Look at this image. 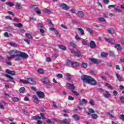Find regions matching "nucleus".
<instances>
[{
	"mask_svg": "<svg viewBox=\"0 0 124 124\" xmlns=\"http://www.w3.org/2000/svg\"><path fill=\"white\" fill-rule=\"evenodd\" d=\"M69 44L72 47H73V48H75L76 47V45L73 42H70Z\"/></svg>",
	"mask_w": 124,
	"mask_h": 124,
	"instance_id": "obj_34",
	"label": "nucleus"
},
{
	"mask_svg": "<svg viewBox=\"0 0 124 124\" xmlns=\"http://www.w3.org/2000/svg\"><path fill=\"white\" fill-rule=\"evenodd\" d=\"M75 38L76 40H77V41H78V40H80L81 39V37H80V36H79V35H78V34H77L75 36Z\"/></svg>",
	"mask_w": 124,
	"mask_h": 124,
	"instance_id": "obj_40",
	"label": "nucleus"
},
{
	"mask_svg": "<svg viewBox=\"0 0 124 124\" xmlns=\"http://www.w3.org/2000/svg\"><path fill=\"white\" fill-rule=\"evenodd\" d=\"M6 73H7L8 74H10L12 76H13L15 75V74H16L15 71H11L9 69H7L6 70Z\"/></svg>",
	"mask_w": 124,
	"mask_h": 124,
	"instance_id": "obj_10",
	"label": "nucleus"
},
{
	"mask_svg": "<svg viewBox=\"0 0 124 124\" xmlns=\"http://www.w3.org/2000/svg\"><path fill=\"white\" fill-rule=\"evenodd\" d=\"M24 92H25V87H21L19 89V93H24Z\"/></svg>",
	"mask_w": 124,
	"mask_h": 124,
	"instance_id": "obj_35",
	"label": "nucleus"
},
{
	"mask_svg": "<svg viewBox=\"0 0 124 124\" xmlns=\"http://www.w3.org/2000/svg\"><path fill=\"white\" fill-rule=\"evenodd\" d=\"M14 26L15 27H17V28H22L23 25L21 23H15L14 24Z\"/></svg>",
	"mask_w": 124,
	"mask_h": 124,
	"instance_id": "obj_21",
	"label": "nucleus"
},
{
	"mask_svg": "<svg viewBox=\"0 0 124 124\" xmlns=\"http://www.w3.org/2000/svg\"><path fill=\"white\" fill-rule=\"evenodd\" d=\"M36 6V5H31L30 6V8H34L33 11L37 13L38 15L41 14V11H40V9Z\"/></svg>",
	"mask_w": 124,
	"mask_h": 124,
	"instance_id": "obj_4",
	"label": "nucleus"
},
{
	"mask_svg": "<svg viewBox=\"0 0 124 124\" xmlns=\"http://www.w3.org/2000/svg\"><path fill=\"white\" fill-rule=\"evenodd\" d=\"M11 34H10V33H8V32H5L4 34V36H5V37H11Z\"/></svg>",
	"mask_w": 124,
	"mask_h": 124,
	"instance_id": "obj_30",
	"label": "nucleus"
},
{
	"mask_svg": "<svg viewBox=\"0 0 124 124\" xmlns=\"http://www.w3.org/2000/svg\"><path fill=\"white\" fill-rule=\"evenodd\" d=\"M116 77L119 81H123V78H122V77L121 75L118 74H116Z\"/></svg>",
	"mask_w": 124,
	"mask_h": 124,
	"instance_id": "obj_19",
	"label": "nucleus"
},
{
	"mask_svg": "<svg viewBox=\"0 0 124 124\" xmlns=\"http://www.w3.org/2000/svg\"><path fill=\"white\" fill-rule=\"evenodd\" d=\"M79 63L78 62H74L72 63V66H79Z\"/></svg>",
	"mask_w": 124,
	"mask_h": 124,
	"instance_id": "obj_20",
	"label": "nucleus"
},
{
	"mask_svg": "<svg viewBox=\"0 0 124 124\" xmlns=\"http://www.w3.org/2000/svg\"><path fill=\"white\" fill-rule=\"evenodd\" d=\"M59 122L61 124H69L70 121L69 119H64L63 120H59Z\"/></svg>",
	"mask_w": 124,
	"mask_h": 124,
	"instance_id": "obj_7",
	"label": "nucleus"
},
{
	"mask_svg": "<svg viewBox=\"0 0 124 124\" xmlns=\"http://www.w3.org/2000/svg\"><path fill=\"white\" fill-rule=\"evenodd\" d=\"M90 61L92 62H93L94 63H98V62H97V60L94 59V58H92L90 59Z\"/></svg>",
	"mask_w": 124,
	"mask_h": 124,
	"instance_id": "obj_26",
	"label": "nucleus"
},
{
	"mask_svg": "<svg viewBox=\"0 0 124 124\" xmlns=\"http://www.w3.org/2000/svg\"><path fill=\"white\" fill-rule=\"evenodd\" d=\"M90 104L91 105H92V106H93L94 105V102L93 101V100H90Z\"/></svg>",
	"mask_w": 124,
	"mask_h": 124,
	"instance_id": "obj_56",
	"label": "nucleus"
},
{
	"mask_svg": "<svg viewBox=\"0 0 124 124\" xmlns=\"http://www.w3.org/2000/svg\"><path fill=\"white\" fill-rule=\"evenodd\" d=\"M79 103L80 105L83 106L84 104H87V103H88V101L85 99H83L82 100H80Z\"/></svg>",
	"mask_w": 124,
	"mask_h": 124,
	"instance_id": "obj_14",
	"label": "nucleus"
},
{
	"mask_svg": "<svg viewBox=\"0 0 124 124\" xmlns=\"http://www.w3.org/2000/svg\"><path fill=\"white\" fill-rule=\"evenodd\" d=\"M114 48L115 49H117L118 51H122V46H121V45L119 44H115Z\"/></svg>",
	"mask_w": 124,
	"mask_h": 124,
	"instance_id": "obj_12",
	"label": "nucleus"
},
{
	"mask_svg": "<svg viewBox=\"0 0 124 124\" xmlns=\"http://www.w3.org/2000/svg\"><path fill=\"white\" fill-rule=\"evenodd\" d=\"M105 85H106V86L108 87V88H109V89H111V90H112V89H113V87L112 86H111V85L108 84V83H105Z\"/></svg>",
	"mask_w": 124,
	"mask_h": 124,
	"instance_id": "obj_46",
	"label": "nucleus"
},
{
	"mask_svg": "<svg viewBox=\"0 0 124 124\" xmlns=\"http://www.w3.org/2000/svg\"><path fill=\"white\" fill-rule=\"evenodd\" d=\"M20 82L24 84H30L31 85H35V80L33 78H29L27 80L21 79Z\"/></svg>",
	"mask_w": 124,
	"mask_h": 124,
	"instance_id": "obj_3",
	"label": "nucleus"
},
{
	"mask_svg": "<svg viewBox=\"0 0 124 124\" xmlns=\"http://www.w3.org/2000/svg\"><path fill=\"white\" fill-rule=\"evenodd\" d=\"M36 94L37 95H38L39 97H40L41 98H43L44 96H45V95L44 94V93L41 91L37 92L36 93Z\"/></svg>",
	"mask_w": 124,
	"mask_h": 124,
	"instance_id": "obj_8",
	"label": "nucleus"
},
{
	"mask_svg": "<svg viewBox=\"0 0 124 124\" xmlns=\"http://www.w3.org/2000/svg\"><path fill=\"white\" fill-rule=\"evenodd\" d=\"M59 7L61 8H62V9H64L65 10H67V9H69V7L66 4L64 3H60L59 5Z\"/></svg>",
	"mask_w": 124,
	"mask_h": 124,
	"instance_id": "obj_6",
	"label": "nucleus"
},
{
	"mask_svg": "<svg viewBox=\"0 0 124 124\" xmlns=\"http://www.w3.org/2000/svg\"><path fill=\"white\" fill-rule=\"evenodd\" d=\"M109 55L111 57H113V58H115V57H116L115 53L113 51H109Z\"/></svg>",
	"mask_w": 124,
	"mask_h": 124,
	"instance_id": "obj_42",
	"label": "nucleus"
},
{
	"mask_svg": "<svg viewBox=\"0 0 124 124\" xmlns=\"http://www.w3.org/2000/svg\"><path fill=\"white\" fill-rule=\"evenodd\" d=\"M69 100H74V98L71 96L68 97Z\"/></svg>",
	"mask_w": 124,
	"mask_h": 124,
	"instance_id": "obj_62",
	"label": "nucleus"
},
{
	"mask_svg": "<svg viewBox=\"0 0 124 124\" xmlns=\"http://www.w3.org/2000/svg\"><path fill=\"white\" fill-rule=\"evenodd\" d=\"M16 8L18 9H21L22 8V5L20 3H16Z\"/></svg>",
	"mask_w": 124,
	"mask_h": 124,
	"instance_id": "obj_33",
	"label": "nucleus"
},
{
	"mask_svg": "<svg viewBox=\"0 0 124 124\" xmlns=\"http://www.w3.org/2000/svg\"><path fill=\"white\" fill-rule=\"evenodd\" d=\"M61 27L63 29H64L65 30H67V27L65 26V25L64 24H62Z\"/></svg>",
	"mask_w": 124,
	"mask_h": 124,
	"instance_id": "obj_55",
	"label": "nucleus"
},
{
	"mask_svg": "<svg viewBox=\"0 0 124 124\" xmlns=\"http://www.w3.org/2000/svg\"><path fill=\"white\" fill-rule=\"evenodd\" d=\"M98 117V116L95 113L91 115V118L93 119H97Z\"/></svg>",
	"mask_w": 124,
	"mask_h": 124,
	"instance_id": "obj_28",
	"label": "nucleus"
},
{
	"mask_svg": "<svg viewBox=\"0 0 124 124\" xmlns=\"http://www.w3.org/2000/svg\"><path fill=\"white\" fill-rule=\"evenodd\" d=\"M6 4L7 5H9V6H13L14 5V4L11 2H8Z\"/></svg>",
	"mask_w": 124,
	"mask_h": 124,
	"instance_id": "obj_49",
	"label": "nucleus"
},
{
	"mask_svg": "<svg viewBox=\"0 0 124 124\" xmlns=\"http://www.w3.org/2000/svg\"><path fill=\"white\" fill-rule=\"evenodd\" d=\"M81 79L83 83H87V84L91 85V86H95L97 83L94 78L87 75L81 76Z\"/></svg>",
	"mask_w": 124,
	"mask_h": 124,
	"instance_id": "obj_2",
	"label": "nucleus"
},
{
	"mask_svg": "<svg viewBox=\"0 0 124 124\" xmlns=\"http://www.w3.org/2000/svg\"><path fill=\"white\" fill-rule=\"evenodd\" d=\"M89 112H90V113H95L94 110L93 109V108H89Z\"/></svg>",
	"mask_w": 124,
	"mask_h": 124,
	"instance_id": "obj_58",
	"label": "nucleus"
},
{
	"mask_svg": "<svg viewBox=\"0 0 124 124\" xmlns=\"http://www.w3.org/2000/svg\"><path fill=\"white\" fill-rule=\"evenodd\" d=\"M67 87L68 88V89L72 90V91H73V90H75V86H74V85L71 83H67Z\"/></svg>",
	"mask_w": 124,
	"mask_h": 124,
	"instance_id": "obj_11",
	"label": "nucleus"
},
{
	"mask_svg": "<svg viewBox=\"0 0 124 124\" xmlns=\"http://www.w3.org/2000/svg\"><path fill=\"white\" fill-rule=\"evenodd\" d=\"M5 19L6 20L9 19V20H12V18H11V17H10V16H6L5 17Z\"/></svg>",
	"mask_w": 124,
	"mask_h": 124,
	"instance_id": "obj_54",
	"label": "nucleus"
},
{
	"mask_svg": "<svg viewBox=\"0 0 124 124\" xmlns=\"http://www.w3.org/2000/svg\"><path fill=\"white\" fill-rule=\"evenodd\" d=\"M8 54L11 55V57H7L8 61H11V59H14L15 58V61L19 62V61H21V58H23V59H28L29 58V55L26 53H23L16 49L10 51Z\"/></svg>",
	"mask_w": 124,
	"mask_h": 124,
	"instance_id": "obj_1",
	"label": "nucleus"
},
{
	"mask_svg": "<svg viewBox=\"0 0 124 124\" xmlns=\"http://www.w3.org/2000/svg\"><path fill=\"white\" fill-rule=\"evenodd\" d=\"M59 48H60V49H61V50H66V47L62 45L59 46Z\"/></svg>",
	"mask_w": 124,
	"mask_h": 124,
	"instance_id": "obj_38",
	"label": "nucleus"
},
{
	"mask_svg": "<svg viewBox=\"0 0 124 124\" xmlns=\"http://www.w3.org/2000/svg\"><path fill=\"white\" fill-rule=\"evenodd\" d=\"M37 72L38 73H40V74H44V70L43 69H38Z\"/></svg>",
	"mask_w": 124,
	"mask_h": 124,
	"instance_id": "obj_23",
	"label": "nucleus"
},
{
	"mask_svg": "<svg viewBox=\"0 0 124 124\" xmlns=\"http://www.w3.org/2000/svg\"><path fill=\"white\" fill-rule=\"evenodd\" d=\"M9 45L11 46H12L13 47H17V45L16 44H15L14 43H10Z\"/></svg>",
	"mask_w": 124,
	"mask_h": 124,
	"instance_id": "obj_47",
	"label": "nucleus"
},
{
	"mask_svg": "<svg viewBox=\"0 0 124 124\" xmlns=\"http://www.w3.org/2000/svg\"><path fill=\"white\" fill-rule=\"evenodd\" d=\"M73 118L75 121H79V120H80V117L77 114H74Z\"/></svg>",
	"mask_w": 124,
	"mask_h": 124,
	"instance_id": "obj_16",
	"label": "nucleus"
},
{
	"mask_svg": "<svg viewBox=\"0 0 124 124\" xmlns=\"http://www.w3.org/2000/svg\"><path fill=\"white\" fill-rule=\"evenodd\" d=\"M72 65V62H71V61L67 60L66 63V65H67V66H69V65Z\"/></svg>",
	"mask_w": 124,
	"mask_h": 124,
	"instance_id": "obj_27",
	"label": "nucleus"
},
{
	"mask_svg": "<svg viewBox=\"0 0 124 124\" xmlns=\"http://www.w3.org/2000/svg\"><path fill=\"white\" fill-rule=\"evenodd\" d=\"M45 121L47 123V124H52V121H51L50 119H46Z\"/></svg>",
	"mask_w": 124,
	"mask_h": 124,
	"instance_id": "obj_53",
	"label": "nucleus"
},
{
	"mask_svg": "<svg viewBox=\"0 0 124 124\" xmlns=\"http://www.w3.org/2000/svg\"><path fill=\"white\" fill-rule=\"evenodd\" d=\"M90 47L92 49H94V48H96V44H95V43H94L93 41H92L90 42Z\"/></svg>",
	"mask_w": 124,
	"mask_h": 124,
	"instance_id": "obj_9",
	"label": "nucleus"
},
{
	"mask_svg": "<svg viewBox=\"0 0 124 124\" xmlns=\"http://www.w3.org/2000/svg\"><path fill=\"white\" fill-rule=\"evenodd\" d=\"M101 56L103 57V58H106L107 56H108V54L106 53L105 52H102L101 53Z\"/></svg>",
	"mask_w": 124,
	"mask_h": 124,
	"instance_id": "obj_29",
	"label": "nucleus"
},
{
	"mask_svg": "<svg viewBox=\"0 0 124 124\" xmlns=\"http://www.w3.org/2000/svg\"><path fill=\"white\" fill-rule=\"evenodd\" d=\"M57 77H58V78H62V77H63L62 74H58L57 75Z\"/></svg>",
	"mask_w": 124,
	"mask_h": 124,
	"instance_id": "obj_52",
	"label": "nucleus"
},
{
	"mask_svg": "<svg viewBox=\"0 0 124 124\" xmlns=\"http://www.w3.org/2000/svg\"><path fill=\"white\" fill-rule=\"evenodd\" d=\"M99 91H101L102 92H103V95L105 97H106V98H109V97L111 96V94L109 93V92L106 91V90H104L102 88H100Z\"/></svg>",
	"mask_w": 124,
	"mask_h": 124,
	"instance_id": "obj_5",
	"label": "nucleus"
},
{
	"mask_svg": "<svg viewBox=\"0 0 124 124\" xmlns=\"http://www.w3.org/2000/svg\"><path fill=\"white\" fill-rule=\"evenodd\" d=\"M37 28L39 29H43L44 28V26L42 24L38 23L37 25Z\"/></svg>",
	"mask_w": 124,
	"mask_h": 124,
	"instance_id": "obj_36",
	"label": "nucleus"
},
{
	"mask_svg": "<svg viewBox=\"0 0 124 124\" xmlns=\"http://www.w3.org/2000/svg\"><path fill=\"white\" fill-rule=\"evenodd\" d=\"M5 76H6V77H8V78H9V79H10V80H13V77L9 76V75H6L5 74Z\"/></svg>",
	"mask_w": 124,
	"mask_h": 124,
	"instance_id": "obj_48",
	"label": "nucleus"
},
{
	"mask_svg": "<svg viewBox=\"0 0 124 124\" xmlns=\"http://www.w3.org/2000/svg\"><path fill=\"white\" fill-rule=\"evenodd\" d=\"M33 98L34 99V102H35V103H36L37 104L39 103V100L38 99V97H37L36 95H33Z\"/></svg>",
	"mask_w": 124,
	"mask_h": 124,
	"instance_id": "obj_15",
	"label": "nucleus"
},
{
	"mask_svg": "<svg viewBox=\"0 0 124 124\" xmlns=\"http://www.w3.org/2000/svg\"><path fill=\"white\" fill-rule=\"evenodd\" d=\"M81 66L82 67H83V68H87L88 67V64L86 62H82L81 63Z\"/></svg>",
	"mask_w": 124,
	"mask_h": 124,
	"instance_id": "obj_25",
	"label": "nucleus"
},
{
	"mask_svg": "<svg viewBox=\"0 0 124 124\" xmlns=\"http://www.w3.org/2000/svg\"><path fill=\"white\" fill-rule=\"evenodd\" d=\"M26 36L27 37H28V38L32 39V36L31 35V34H30V33H27V34H26Z\"/></svg>",
	"mask_w": 124,
	"mask_h": 124,
	"instance_id": "obj_45",
	"label": "nucleus"
},
{
	"mask_svg": "<svg viewBox=\"0 0 124 124\" xmlns=\"http://www.w3.org/2000/svg\"><path fill=\"white\" fill-rule=\"evenodd\" d=\"M98 20L100 22H105V19L103 17H99Z\"/></svg>",
	"mask_w": 124,
	"mask_h": 124,
	"instance_id": "obj_41",
	"label": "nucleus"
},
{
	"mask_svg": "<svg viewBox=\"0 0 124 124\" xmlns=\"http://www.w3.org/2000/svg\"><path fill=\"white\" fill-rule=\"evenodd\" d=\"M5 88L6 89H9L10 88V86H9V85H8L7 83H6L5 84Z\"/></svg>",
	"mask_w": 124,
	"mask_h": 124,
	"instance_id": "obj_60",
	"label": "nucleus"
},
{
	"mask_svg": "<svg viewBox=\"0 0 124 124\" xmlns=\"http://www.w3.org/2000/svg\"><path fill=\"white\" fill-rule=\"evenodd\" d=\"M66 76L67 77V79L69 80H71V77H70V75H69V74H66Z\"/></svg>",
	"mask_w": 124,
	"mask_h": 124,
	"instance_id": "obj_50",
	"label": "nucleus"
},
{
	"mask_svg": "<svg viewBox=\"0 0 124 124\" xmlns=\"http://www.w3.org/2000/svg\"><path fill=\"white\" fill-rule=\"evenodd\" d=\"M58 56H59V55H58V54H54L52 56V58H53V59H57V58H58Z\"/></svg>",
	"mask_w": 124,
	"mask_h": 124,
	"instance_id": "obj_59",
	"label": "nucleus"
},
{
	"mask_svg": "<svg viewBox=\"0 0 124 124\" xmlns=\"http://www.w3.org/2000/svg\"><path fill=\"white\" fill-rule=\"evenodd\" d=\"M43 123V122H42V121H41V120H38L37 121V124H42Z\"/></svg>",
	"mask_w": 124,
	"mask_h": 124,
	"instance_id": "obj_64",
	"label": "nucleus"
},
{
	"mask_svg": "<svg viewBox=\"0 0 124 124\" xmlns=\"http://www.w3.org/2000/svg\"><path fill=\"white\" fill-rule=\"evenodd\" d=\"M72 93L75 94V95H76L77 96H78L79 95V93L76 91H74V90H72Z\"/></svg>",
	"mask_w": 124,
	"mask_h": 124,
	"instance_id": "obj_44",
	"label": "nucleus"
},
{
	"mask_svg": "<svg viewBox=\"0 0 124 124\" xmlns=\"http://www.w3.org/2000/svg\"><path fill=\"white\" fill-rule=\"evenodd\" d=\"M44 83L45 84H48V83H50V80L48 79V78L45 77L44 78Z\"/></svg>",
	"mask_w": 124,
	"mask_h": 124,
	"instance_id": "obj_17",
	"label": "nucleus"
},
{
	"mask_svg": "<svg viewBox=\"0 0 124 124\" xmlns=\"http://www.w3.org/2000/svg\"><path fill=\"white\" fill-rule=\"evenodd\" d=\"M87 31H88V32H90V33L91 34H92L93 33V30H92L91 29L88 28V29H87Z\"/></svg>",
	"mask_w": 124,
	"mask_h": 124,
	"instance_id": "obj_57",
	"label": "nucleus"
},
{
	"mask_svg": "<svg viewBox=\"0 0 124 124\" xmlns=\"http://www.w3.org/2000/svg\"><path fill=\"white\" fill-rule=\"evenodd\" d=\"M119 98H120V99L121 102H122V103H124V96H120V97H119Z\"/></svg>",
	"mask_w": 124,
	"mask_h": 124,
	"instance_id": "obj_51",
	"label": "nucleus"
},
{
	"mask_svg": "<svg viewBox=\"0 0 124 124\" xmlns=\"http://www.w3.org/2000/svg\"><path fill=\"white\" fill-rule=\"evenodd\" d=\"M115 5H110L108 6V8L110 9V8H115Z\"/></svg>",
	"mask_w": 124,
	"mask_h": 124,
	"instance_id": "obj_61",
	"label": "nucleus"
},
{
	"mask_svg": "<svg viewBox=\"0 0 124 124\" xmlns=\"http://www.w3.org/2000/svg\"><path fill=\"white\" fill-rule=\"evenodd\" d=\"M75 54H77V56L78 57V58L81 57V52H80V51H79L78 50L75 51Z\"/></svg>",
	"mask_w": 124,
	"mask_h": 124,
	"instance_id": "obj_24",
	"label": "nucleus"
},
{
	"mask_svg": "<svg viewBox=\"0 0 124 124\" xmlns=\"http://www.w3.org/2000/svg\"><path fill=\"white\" fill-rule=\"evenodd\" d=\"M105 40H106V41H107V42H109L110 43H112L113 42V40L111 39L105 38Z\"/></svg>",
	"mask_w": 124,
	"mask_h": 124,
	"instance_id": "obj_32",
	"label": "nucleus"
},
{
	"mask_svg": "<svg viewBox=\"0 0 124 124\" xmlns=\"http://www.w3.org/2000/svg\"><path fill=\"white\" fill-rule=\"evenodd\" d=\"M12 99L14 102H16L17 101H19V100H20V99H19L18 97H14L12 98Z\"/></svg>",
	"mask_w": 124,
	"mask_h": 124,
	"instance_id": "obj_31",
	"label": "nucleus"
},
{
	"mask_svg": "<svg viewBox=\"0 0 124 124\" xmlns=\"http://www.w3.org/2000/svg\"><path fill=\"white\" fill-rule=\"evenodd\" d=\"M82 44L83 45H88L89 43L88 42V41H86V40H83L82 41Z\"/></svg>",
	"mask_w": 124,
	"mask_h": 124,
	"instance_id": "obj_39",
	"label": "nucleus"
},
{
	"mask_svg": "<svg viewBox=\"0 0 124 124\" xmlns=\"http://www.w3.org/2000/svg\"><path fill=\"white\" fill-rule=\"evenodd\" d=\"M119 119L122 120V121H124V114L120 115L119 116Z\"/></svg>",
	"mask_w": 124,
	"mask_h": 124,
	"instance_id": "obj_43",
	"label": "nucleus"
},
{
	"mask_svg": "<svg viewBox=\"0 0 124 124\" xmlns=\"http://www.w3.org/2000/svg\"><path fill=\"white\" fill-rule=\"evenodd\" d=\"M33 119L36 121L37 120H41L42 118L38 116H35L33 117Z\"/></svg>",
	"mask_w": 124,
	"mask_h": 124,
	"instance_id": "obj_37",
	"label": "nucleus"
},
{
	"mask_svg": "<svg viewBox=\"0 0 124 124\" xmlns=\"http://www.w3.org/2000/svg\"><path fill=\"white\" fill-rule=\"evenodd\" d=\"M78 30V31H80L81 35H84V34H85V33H84V30H83L82 28H79Z\"/></svg>",
	"mask_w": 124,
	"mask_h": 124,
	"instance_id": "obj_22",
	"label": "nucleus"
},
{
	"mask_svg": "<svg viewBox=\"0 0 124 124\" xmlns=\"http://www.w3.org/2000/svg\"><path fill=\"white\" fill-rule=\"evenodd\" d=\"M108 33H110V34H114V29L112 28H110L108 29Z\"/></svg>",
	"mask_w": 124,
	"mask_h": 124,
	"instance_id": "obj_18",
	"label": "nucleus"
},
{
	"mask_svg": "<svg viewBox=\"0 0 124 124\" xmlns=\"http://www.w3.org/2000/svg\"><path fill=\"white\" fill-rule=\"evenodd\" d=\"M8 13L9 14H10V15H12V16H14L15 14H14V13L13 12H11V11H8Z\"/></svg>",
	"mask_w": 124,
	"mask_h": 124,
	"instance_id": "obj_63",
	"label": "nucleus"
},
{
	"mask_svg": "<svg viewBox=\"0 0 124 124\" xmlns=\"http://www.w3.org/2000/svg\"><path fill=\"white\" fill-rule=\"evenodd\" d=\"M78 15L80 18H83V17H84V16H85V14L84 13V12H83V11H80L78 12Z\"/></svg>",
	"mask_w": 124,
	"mask_h": 124,
	"instance_id": "obj_13",
	"label": "nucleus"
}]
</instances>
